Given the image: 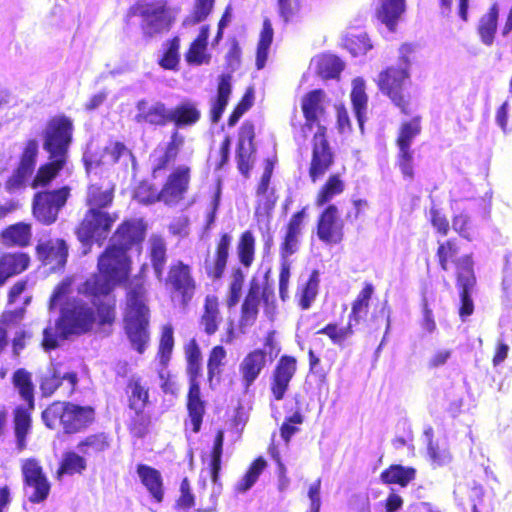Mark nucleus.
Listing matches in <instances>:
<instances>
[{
  "instance_id": "13d9d810",
  "label": "nucleus",
  "mask_w": 512,
  "mask_h": 512,
  "mask_svg": "<svg viewBox=\"0 0 512 512\" xmlns=\"http://www.w3.org/2000/svg\"><path fill=\"white\" fill-rule=\"evenodd\" d=\"M304 422V416L300 410H296L291 416L285 418L280 426V436L289 443L292 436L299 431L298 425Z\"/></svg>"
},
{
  "instance_id": "6e6552de",
  "label": "nucleus",
  "mask_w": 512,
  "mask_h": 512,
  "mask_svg": "<svg viewBox=\"0 0 512 512\" xmlns=\"http://www.w3.org/2000/svg\"><path fill=\"white\" fill-rule=\"evenodd\" d=\"M11 380L24 402V405L16 406L12 412L16 447L23 451L27 447V437L32 431V412L35 409L34 384L32 374L24 368L17 369Z\"/></svg>"
},
{
  "instance_id": "8fccbe9b",
  "label": "nucleus",
  "mask_w": 512,
  "mask_h": 512,
  "mask_svg": "<svg viewBox=\"0 0 512 512\" xmlns=\"http://www.w3.org/2000/svg\"><path fill=\"white\" fill-rule=\"evenodd\" d=\"M273 40V29L268 19L264 20L263 28L260 33V39L257 47L256 65L258 69H262L267 61L268 50Z\"/></svg>"
},
{
  "instance_id": "473e14b6",
  "label": "nucleus",
  "mask_w": 512,
  "mask_h": 512,
  "mask_svg": "<svg viewBox=\"0 0 512 512\" xmlns=\"http://www.w3.org/2000/svg\"><path fill=\"white\" fill-rule=\"evenodd\" d=\"M87 469V460L81 453L75 451H66L63 453L55 472L57 480H62L66 475L72 476L82 474Z\"/></svg>"
},
{
  "instance_id": "a18cd8bd",
  "label": "nucleus",
  "mask_w": 512,
  "mask_h": 512,
  "mask_svg": "<svg viewBox=\"0 0 512 512\" xmlns=\"http://www.w3.org/2000/svg\"><path fill=\"white\" fill-rule=\"evenodd\" d=\"M267 467L266 460L259 456L255 458L249 465L247 471L242 478L235 485V491L238 493H244L252 488V486L258 481L259 476Z\"/></svg>"
},
{
  "instance_id": "ea45409f",
  "label": "nucleus",
  "mask_w": 512,
  "mask_h": 512,
  "mask_svg": "<svg viewBox=\"0 0 512 512\" xmlns=\"http://www.w3.org/2000/svg\"><path fill=\"white\" fill-rule=\"evenodd\" d=\"M221 322L219 302L216 296L208 295L205 299L204 312L200 324L207 334H213Z\"/></svg>"
},
{
  "instance_id": "3c124183",
  "label": "nucleus",
  "mask_w": 512,
  "mask_h": 512,
  "mask_svg": "<svg viewBox=\"0 0 512 512\" xmlns=\"http://www.w3.org/2000/svg\"><path fill=\"white\" fill-rule=\"evenodd\" d=\"M60 366L61 364L52 363L49 374L42 377L39 385L42 397L52 396L62 385L63 377Z\"/></svg>"
},
{
  "instance_id": "5fc2aeb1",
  "label": "nucleus",
  "mask_w": 512,
  "mask_h": 512,
  "mask_svg": "<svg viewBox=\"0 0 512 512\" xmlns=\"http://www.w3.org/2000/svg\"><path fill=\"white\" fill-rule=\"evenodd\" d=\"M319 286V276L316 271H314L307 283L299 289V303L303 309H308L311 306V303L316 298L318 293Z\"/></svg>"
},
{
  "instance_id": "a19ab883",
  "label": "nucleus",
  "mask_w": 512,
  "mask_h": 512,
  "mask_svg": "<svg viewBox=\"0 0 512 512\" xmlns=\"http://www.w3.org/2000/svg\"><path fill=\"white\" fill-rule=\"evenodd\" d=\"M129 409L133 412L127 424L129 433L136 438H144L152 423L150 414L145 411V407Z\"/></svg>"
},
{
  "instance_id": "e2e57ef3",
  "label": "nucleus",
  "mask_w": 512,
  "mask_h": 512,
  "mask_svg": "<svg viewBox=\"0 0 512 512\" xmlns=\"http://www.w3.org/2000/svg\"><path fill=\"white\" fill-rule=\"evenodd\" d=\"M309 356L310 372L318 376L320 380H324L327 373L331 369V360L327 357H324V359H322L318 357L316 354H309Z\"/></svg>"
},
{
  "instance_id": "864d4df0",
  "label": "nucleus",
  "mask_w": 512,
  "mask_h": 512,
  "mask_svg": "<svg viewBox=\"0 0 512 512\" xmlns=\"http://www.w3.org/2000/svg\"><path fill=\"white\" fill-rule=\"evenodd\" d=\"M373 294V286L371 284H366L364 288L359 292L357 298L355 299L352 305L351 318L355 321L362 318L367 314L369 301Z\"/></svg>"
},
{
  "instance_id": "052dcab7",
  "label": "nucleus",
  "mask_w": 512,
  "mask_h": 512,
  "mask_svg": "<svg viewBox=\"0 0 512 512\" xmlns=\"http://www.w3.org/2000/svg\"><path fill=\"white\" fill-rule=\"evenodd\" d=\"M244 278L245 275L240 269H236L233 272L226 300L228 307H233L239 302L242 295Z\"/></svg>"
},
{
  "instance_id": "79ce46f5",
  "label": "nucleus",
  "mask_w": 512,
  "mask_h": 512,
  "mask_svg": "<svg viewBox=\"0 0 512 512\" xmlns=\"http://www.w3.org/2000/svg\"><path fill=\"white\" fill-rule=\"evenodd\" d=\"M224 445V430L219 429L215 433L213 446L209 454L208 468L211 480L214 484L219 482L220 471L222 467V455Z\"/></svg>"
},
{
  "instance_id": "09e8293b",
  "label": "nucleus",
  "mask_w": 512,
  "mask_h": 512,
  "mask_svg": "<svg viewBox=\"0 0 512 512\" xmlns=\"http://www.w3.org/2000/svg\"><path fill=\"white\" fill-rule=\"evenodd\" d=\"M180 40L175 37L164 44L163 53L159 57V65L166 70H177L179 65Z\"/></svg>"
},
{
  "instance_id": "0e129e2a",
  "label": "nucleus",
  "mask_w": 512,
  "mask_h": 512,
  "mask_svg": "<svg viewBox=\"0 0 512 512\" xmlns=\"http://www.w3.org/2000/svg\"><path fill=\"white\" fill-rule=\"evenodd\" d=\"M195 498L191 491L190 482L188 478H183L180 484V496L176 501L179 509L189 510L194 507Z\"/></svg>"
},
{
  "instance_id": "f704fd0d",
  "label": "nucleus",
  "mask_w": 512,
  "mask_h": 512,
  "mask_svg": "<svg viewBox=\"0 0 512 512\" xmlns=\"http://www.w3.org/2000/svg\"><path fill=\"white\" fill-rule=\"evenodd\" d=\"M31 236V226L27 223L19 222L4 229L0 234V240L7 247H24L29 244Z\"/></svg>"
},
{
  "instance_id": "c85d7f7f",
  "label": "nucleus",
  "mask_w": 512,
  "mask_h": 512,
  "mask_svg": "<svg viewBox=\"0 0 512 512\" xmlns=\"http://www.w3.org/2000/svg\"><path fill=\"white\" fill-rule=\"evenodd\" d=\"M137 473L141 479L142 484L149 491L153 499L160 503L164 498L163 479L160 472L148 465L139 464L137 466Z\"/></svg>"
},
{
  "instance_id": "b1692460",
  "label": "nucleus",
  "mask_w": 512,
  "mask_h": 512,
  "mask_svg": "<svg viewBox=\"0 0 512 512\" xmlns=\"http://www.w3.org/2000/svg\"><path fill=\"white\" fill-rule=\"evenodd\" d=\"M273 164L271 161L266 162V166L261 177L260 183L257 188V201L259 207L256 213H267L271 210L276 203L277 196L272 187H270V180L272 176Z\"/></svg>"
},
{
  "instance_id": "f03ea898",
  "label": "nucleus",
  "mask_w": 512,
  "mask_h": 512,
  "mask_svg": "<svg viewBox=\"0 0 512 512\" xmlns=\"http://www.w3.org/2000/svg\"><path fill=\"white\" fill-rule=\"evenodd\" d=\"M328 99L322 90L307 93L301 101L305 124L295 129L294 137L298 142H305L308 135L316 128L313 137V153L309 169L312 182L322 178L330 168L333 157L325 137Z\"/></svg>"
},
{
  "instance_id": "9d476101",
  "label": "nucleus",
  "mask_w": 512,
  "mask_h": 512,
  "mask_svg": "<svg viewBox=\"0 0 512 512\" xmlns=\"http://www.w3.org/2000/svg\"><path fill=\"white\" fill-rule=\"evenodd\" d=\"M189 389L186 396L187 417L184 429L193 434L201 431L206 414V402L202 399L198 377L201 371V354H188Z\"/></svg>"
},
{
  "instance_id": "dca6fc26",
  "label": "nucleus",
  "mask_w": 512,
  "mask_h": 512,
  "mask_svg": "<svg viewBox=\"0 0 512 512\" xmlns=\"http://www.w3.org/2000/svg\"><path fill=\"white\" fill-rule=\"evenodd\" d=\"M344 223L340 218L338 208L329 205L319 216L317 236L327 245H337L344 237Z\"/></svg>"
},
{
  "instance_id": "423d86ee",
  "label": "nucleus",
  "mask_w": 512,
  "mask_h": 512,
  "mask_svg": "<svg viewBox=\"0 0 512 512\" xmlns=\"http://www.w3.org/2000/svg\"><path fill=\"white\" fill-rule=\"evenodd\" d=\"M414 46L403 44L399 48V64L397 67H389L381 72L377 84L382 93L386 94L401 113L410 114L416 104L411 95L403 88V83L410 77L409 68L414 53Z\"/></svg>"
},
{
  "instance_id": "412c9836",
  "label": "nucleus",
  "mask_w": 512,
  "mask_h": 512,
  "mask_svg": "<svg viewBox=\"0 0 512 512\" xmlns=\"http://www.w3.org/2000/svg\"><path fill=\"white\" fill-rule=\"evenodd\" d=\"M262 297L265 298V301H268V297L262 290L261 285L256 280H253L242 305L240 318L241 328L249 327L255 322L258 315V306Z\"/></svg>"
},
{
  "instance_id": "ddd939ff",
  "label": "nucleus",
  "mask_w": 512,
  "mask_h": 512,
  "mask_svg": "<svg viewBox=\"0 0 512 512\" xmlns=\"http://www.w3.org/2000/svg\"><path fill=\"white\" fill-rule=\"evenodd\" d=\"M141 27L146 35L153 36L170 28L177 11L166 5L164 1H155L138 6Z\"/></svg>"
},
{
  "instance_id": "f3484780",
  "label": "nucleus",
  "mask_w": 512,
  "mask_h": 512,
  "mask_svg": "<svg viewBox=\"0 0 512 512\" xmlns=\"http://www.w3.org/2000/svg\"><path fill=\"white\" fill-rule=\"evenodd\" d=\"M38 154V142H26L20 159V164L14 174L7 181V189L12 191L22 187L32 175Z\"/></svg>"
},
{
  "instance_id": "c756f323",
  "label": "nucleus",
  "mask_w": 512,
  "mask_h": 512,
  "mask_svg": "<svg viewBox=\"0 0 512 512\" xmlns=\"http://www.w3.org/2000/svg\"><path fill=\"white\" fill-rule=\"evenodd\" d=\"M499 9L494 4L488 12L483 14L477 24V34L481 43L485 46H492L498 27Z\"/></svg>"
},
{
  "instance_id": "37998d69",
  "label": "nucleus",
  "mask_w": 512,
  "mask_h": 512,
  "mask_svg": "<svg viewBox=\"0 0 512 512\" xmlns=\"http://www.w3.org/2000/svg\"><path fill=\"white\" fill-rule=\"evenodd\" d=\"M200 111L192 102H183L174 109H171L170 122L178 127L190 126L200 119Z\"/></svg>"
},
{
  "instance_id": "c03bdc74",
  "label": "nucleus",
  "mask_w": 512,
  "mask_h": 512,
  "mask_svg": "<svg viewBox=\"0 0 512 512\" xmlns=\"http://www.w3.org/2000/svg\"><path fill=\"white\" fill-rule=\"evenodd\" d=\"M231 94V77L223 75L218 84V93L215 100L212 102L211 119L213 122H218L221 118L229 101Z\"/></svg>"
},
{
  "instance_id": "a878e982",
  "label": "nucleus",
  "mask_w": 512,
  "mask_h": 512,
  "mask_svg": "<svg viewBox=\"0 0 512 512\" xmlns=\"http://www.w3.org/2000/svg\"><path fill=\"white\" fill-rule=\"evenodd\" d=\"M304 218V209L297 212L291 217L290 222L287 226L284 242L282 243L281 246V257L289 258L298 250Z\"/></svg>"
},
{
  "instance_id": "4d7b16f0",
  "label": "nucleus",
  "mask_w": 512,
  "mask_h": 512,
  "mask_svg": "<svg viewBox=\"0 0 512 512\" xmlns=\"http://www.w3.org/2000/svg\"><path fill=\"white\" fill-rule=\"evenodd\" d=\"M457 254L458 250L453 242L447 241L446 243L440 244L437 255L443 270H449L450 263H455L456 269L458 270V264L465 256L456 260ZM466 257H468V255H466ZM469 258L471 257L469 256ZM470 260L472 261V259Z\"/></svg>"
},
{
  "instance_id": "bf43d9fd",
  "label": "nucleus",
  "mask_w": 512,
  "mask_h": 512,
  "mask_svg": "<svg viewBox=\"0 0 512 512\" xmlns=\"http://www.w3.org/2000/svg\"><path fill=\"white\" fill-rule=\"evenodd\" d=\"M345 47L353 56L364 55L372 48L366 34L350 35L345 39Z\"/></svg>"
},
{
  "instance_id": "de8ad7c7",
  "label": "nucleus",
  "mask_w": 512,
  "mask_h": 512,
  "mask_svg": "<svg viewBox=\"0 0 512 512\" xmlns=\"http://www.w3.org/2000/svg\"><path fill=\"white\" fill-rule=\"evenodd\" d=\"M255 243L256 240L251 231L243 232L237 243L236 250L238 259L246 268H249L254 261Z\"/></svg>"
},
{
  "instance_id": "0eeeda50",
  "label": "nucleus",
  "mask_w": 512,
  "mask_h": 512,
  "mask_svg": "<svg viewBox=\"0 0 512 512\" xmlns=\"http://www.w3.org/2000/svg\"><path fill=\"white\" fill-rule=\"evenodd\" d=\"M149 309L146 305L145 288L140 280L133 283L127 294L124 327L132 347L138 352L147 348L149 341Z\"/></svg>"
},
{
  "instance_id": "1a4fd4ad",
  "label": "nucleus",
  "mask_w": 512,
  "mask_h": 512,
  "mask_svg": "<svg viewBox=\"0 0 512 512\" xmlns=\"http://www.w3.org/2000/svg\"><path fill=\"white\" fill-rule=\"evenodd\" d=\"M190 178V167L184 164L179 165L170 172L159 192H152L149 196H145L144 191L150 190V185L148 183H142L135 192V198L144 204L161 201L166 205H176L183 200L187 193Z\"/></svg>"
},
{
  "instance_id": "cd10ccee",
  "label": "nucleus",
  "mask_w": 512,
  "mask_h": 512,
  "mask_svg": "<svg viewBox=\"0 0 512 512\" xmlns=\"http://www.w3.org/2000/svg\"><path fill=\"white\" fill-rule=\"evenodd\" d=\"M412 101L416 104L415 110L410 113L412 117L407 120H403L398 133L397 145L398 148L402 149H411V145L413 140L420 134L421 132V120L422 117L415 112L418 109V103L415 99L412 98ZM407 115L406 113H404Z\"/></svg>"
},
{
  "instance_id": "bb28decb",
  "label": "nucleus",
  "mask_w": 512,
  "mask_h": 512,
  "mask_svg": "<svg viewBox=\"0 0 512 512\" xmlns=\"http://www.w3.org/2000/svg\"><path fill=\"white\" fill-rule=\"evenodd\" d=\"M416 478V469L401 464H391L380 473V480L386 485L406 487Z\"/></svg>"
},
{
  "instance_id": "6e6d98bb",
  "label": "nucleus",
  "mask_w": 512,
  "mask_h": 512,
  "mask_svg": "<svg viewBox=\"0 0 512 512\" xmlns=\"http://www.w3.org/2000/svg\"><path fill=\"white\" fill-rule=\"evenodd\" d=\"M151 260L155 274L160 278L166 261V248L163 239L159 237L151 239Z\"/></svg>"
},
{
  "instance_id": "72a5a7b5",
  "label": "nucleus",
  "mask_w": 512,
  "mask_h": 512,
  "mask_svg": "<svg viewBox=\"0 0 512 512\" xmlns=\"http://www.w3.org/2000/svg\"><path fill=\"white\" fill-rule=\"evenodd\" d=\"M350 99L359 127L361 131H363L368 106V96L366 94L365 81L362 78L357 77L353 79Z\"/></svg>"
},
{
  "instance_id": "20e7f679",
  "label": "nucleus",
  "mask_w": 512,
  "mask_h": 512,
  "mask_svg": "<svg viewBox=\"0 0 512 512\" xmlns=\"http://www.w3.org/2000/svg\"><path fill=\"white\" fill-rule=\"evenodd\" d=\"M113 188L106 187L102 189L92 184L88 189L87 204L90 207L86 213L80 227L77 230L78 239L83 244H89L92 241L101 242L106 239L111 226L117 220L116 214H109L100 211L112 203Z\"/></svg>"
},
{
  "instance_id": "603ef678",
  "label": "nucleus",
  "mask_w": 512,
  "mask_h": 512,
  "mask_svg": "<svg viewBox=\"0 0 512 512\" xmlns=\"http://www.w3.org/2000/svg\"><path fill=\"white\" fill-rule=\"evenodd\" d=\"M317 71L324 78H334L343 69L341 60L334 55H321L316 60Z\"/></svg>"
},
{
  "instance_id": "49530a36",
  "label": "nucleus",
  "mask_w": 512,
  "mask_h": 512,
  "mask_svg": "<svg viewBox=\"0 0 512 512\" xmlns=\"http://www.w3.org/2000/svg\"><path fill=\"white\" fill-rule=\"evenodd\" d=\"M345 188L344 181L340 178L339 175L334 174L331 175L325 184L321 187L319 190L316 199L315 204L316 206L320 207L324 204L330 202L332 199H334L336 196L340 195Z\"/></svg>"
},
{
  "instance_id": "680f3d73",
  "label": "nucleus",
  "mask_w": 512,
  "mask_h": 512,
  "mask_svg": "<svg viewBox=\"0 0 512 512\" xmlns=\"http://www.w3.org/2000/svg\"><path fill=\"white\" fill-rule=\"evenodd\" d=\"M326 334L334 344L342 345L352 335V330L349 326L339 327L337 325H328L322 331Z\"/></svg>"
},
{
  "instance_id": "774afa93",
  "label": "nucleus",
  "mask_w": 512,
  "mask_h": 512,
  "mask_svg": "<svg viewBox=\"0 0 512 512\" xmlns=\"http://www.w3.org/2000/svg\"><path fill=\"white\" fill-rule=\"evenodd\" d=\"M214 0H196L192 14V23H198L204 20L212 11Z\"/></svg>"
},
{
  "instance_id": "9b49d317",
  "label": "nucleus",
  "mask_w": 512,
  "mask_h": 512,
  "mask_svg": "<svg viewBox=\"0 0 512 512\" xmlns=\"http://www.w3.org/2000/svg\"><path fill=\"white\" fill-rule=\"evenodd\" d=\"M23 490L31 504L45 502L51 492V483L39 459L24 458L20 461Z\"/></svg>"
},
{
  "instance_id": "2eb2a0df",
  "label": "nucleus",
  "mask_w": 512,
  "mask_h": 512,
  "mask_svg": "<svg viewBox=\"0 0 512 512\" xmlns=\"http://www.w3.org/2000/svg\"><path fill=\"white\" fill-rule=\"evenodd\" d=\"M296 371V358L286 354L282 355L276 363L270 379V392L275 401L284 399Z\"/></svg>"
},
{
  "instance_id": "e433bc0d",
  "label": "nucleus",
  "mask_w": 512,
  "mask_h": 512,
  "mask_svg": "<svg viewBox=\"0 0 512 512\" xmlns=\"http://www.w3.org/2000/svg\"><path fill=\"white\" fill-rule=\"evenodd\" d=\"M404 10L405 0H380L377 17L389 30H393Z\"/></svg>"
},
{
  "instance_id": "2f4dec72",
  "label": "nucleus",
  "mask_w": 512,
  "mask_h": 512,
  "mask_svg": "<svg viewBox=\"0 0 512 512\" xmlns=\"http://www.w3.org/2000/svg\"><path fill=\"white\" fill-rule=\"evenodd\" d=\"M231 243L232 236L230 234L225 233L220 237L215 257L211 262H208L206 266L207 273L210 277L218 279L223 275Z\"/></svg>"
},
{
  "instance_id": "5701e85b",
  "label": "nucleus",
  "mask_w": 512,
  "mask_h": 512,
  "mask_svg": "<svg viewBox=\"0 0 512 512\" xmlns=\"http://www.w3.org/2000/svg\"><path fill=\"white\" fill-rule=\"evenodd\" d=\"M168 282L174 290L182 294L184 301H186L187 298H191L195 283L188 265L182 262L173 265L169 272Z\"/></svg>"
},
{
  "instance_id": "393cba45",
  "label": "nucleus",
  "mask_w": 512,
  "mask_h": 512,
  "mask_svg": "<svg viewBox=\"0 0 512 512\" xmlns=\"http://www.w3.org/2000/svg\"><path fill=\"white\" fill-rule=\"evenodd\" d=\"M29 257L25 253H5L0 257V286L28 268Z\"/></svg>"
},
{
  "instance_id": "f8f14e48",
  "label": "nucleus",
  "mask_w": 512,
  "mask_h": 512,
  "mask_svg": "<svg viewBox=\"0 0 512 512\" xmlns=\"http://www.w3.org/2000/svg\"><path fill=\"white\" fill-rule=\"evenodd\" d=\"M131 158V152L119 141H109L101 148L90 143L83 156L88 173L99 167L109 168L120 160L126 162Z\"/></svg>"
},
{
  "instance_id": "a211bd4d",
  "label": "nucleus",
  "mask_w": 512,
  "mask_h": 512,
  "mask_svg": "<svg viewBox=\"0 0 512 512\" xmlns=\"http://www.w3.org/2000/svg\"><path fill=\"white\" fill-rule=\"evenodd\" d=\"M458 283L461 291V307L460 317L465 320L474 311L473 301L470 297V290L475 284V276L473 273V262L469 257L463 258L458 264Z\"/></svg>"
},
{
  "instance_id": "4468645a",
  "label": "nucleus",
  "mask_w": 512,
  "mask_h": 512,
  "mask_svg": "<svg viewBox=\"0 0 512 512\" xmlns=\"http://www.w3.org/2000/svg\"><path fill=\"white\" fill-rule=\"evenodd\" d=\"M68 196L69 189L66 187L55 191L37 193L33 202L34 216L43 224L54 223Z\"/></svg>"
},
{
  "instance_id": "aec40b11",
  "label": "nucleus",
  "mask_w": 512,
  "mask_h": 512,
  "mask_svg": "<svg viewBox=\"0 0 512 512\" xmlns=\"http://www.w3.org/2000/svg\"><path fill=\"white\" fill-rule=\"evenodd\" d=\"M67 253L66 243L60 239L40 240L37 245L39 259L45 265H49L51 270H56L64 266Z\"/></svg>"
},
{
  "instance_id": "4c0bfd02",
  "label": "nucleus",
  "mask_w": 512,
  "mask_h": 512,
  "mask_svg": "<svg viewBox=\"0 0 512 512\" xmlns=\"http://www.w3.org/2000/svg\"><path fill=\"white\" fill-rule=\"evenodd\" d=\"M183 144L184 137L175 132L166 147L156 149L152 155L154 172L164 168L170 161L174 160Z\"/></svg>"
},
{
  "instance_id": "338daca9",
  "label": "nucleus",
  "mask_w": 512,
  "mask_h": 512,
  "mask_svg": "<svg viewBox=\"0 0 512 512\" xmlns=\"http://www.w3.org/2000/svg\"><path fill=\"white\" fill-rule=\"evenodd\" d=\"M398 165L405 178H413V152L411 149L399 148Z\"/></svg>"
},
{
  "instance_id": "39448f33",
  "label": "nucleus",
  "mask_w": 512,
  "mask_h": 512,
  "mask_svg": "<svg viewBox=\"0 0 512 512\" xmlns=\"http://www.w3.org/2000/svg\"><path fill=\"white\" fill-rule=\"evenodd\" d=\"M41 418L48 429L74 435L87 430L94 424L96 411L90 405L54 401L42 411Z\"/></svg>"
},
{
  "instance_id": "69168bd1",
  "label": "nucleus",
  "mask_w": 512,
  "mask_h": 512,
  "mask_svg": "<svg viewBox=\"0 0 512 512\" xmlns=\"http://www.w3.org/2000/svg\"><path fill=\"white\" fill-rule=\"evenodd\" d=\"M420 328L424 334H432L436 331L437 326L434 318L432 309L429 307L426 298L423 299L422 303V317L420 319Z\"/></svg>"
},
{
  "instance_id": "6ab92c4d",
  "label": "nucleus",
  "mask_w": 512,
  "mask_h": 512,
  "mask_svg": "<svg viewBox=\"0 0 512 512\" xmlns=\"http://www.w3.org/2000/svg\"><path fill=\"white\" fill-rule=\"evenodd\" d=\"M113 439L111 435L104 431H97L82 437L76 445L79 453L87 459L104 458L110 451Z\"/></svg>"
},
{
  "instance_id": "c9c22d12",
  "label": "nucleus",
  "mask_w": 512,
  "mask_h": 512,
  "mask_svg": "<svg viewBox=\"0 0 512 512\" xmlns=\"http://www.w3.org/2000/svg\"><path fill=\"white\" fill-rule=\"evenodd\" d=\"M209 37L208 26H202L197 38L192 42L185 59L190 65L206 64L210 60L207 53V40Z\"/></svg>"
},
{
  "instance_id": "7ed1b4c3",
  "label": "nucleus",
  "mask_w": 512,
  "mask_h": 512,
  "mask_svg": "<svg viewBox=\"0 0 512 512\" xmlns=\"http://www.w3.org/2000/svg\"><path fill=\"white\" fill-rule=\"evenodd\" d=\"M72 122L66 117L52 119L45 132L44 148L50 154V162L41 166L34 177L33 188L48 185L64 167L71 140Z\"/></svg>"
},
{
  "instance_id": "4be33fe9",
  "label": "nucleus",
  "mask_w": 512,
  "mask_h": 512,
  "mask_svg": "<svg viewBox=\"0 0 512 512\" xmlns=\"http://www.w3.org/2000/svg\"><path fill=\"white\" fill-rule=\"evenodd\" d=\"M124 392L128 408L146 407L150 403V388L140 376L132 375L129 377Z\"/></svg>"
},
{
  "instance_id": "58836bf2",
  "label": "nucleus",
  "mask_w": 512,
  "mask_h": 512,
  "mask_svg": "<svg viewBox=\"0 0 512 512\" xmlns=\"http://www.w3.org/2000/svg\"><path fill=\"white\" fill-rule=\"evenodd\" d=\"M170 115L171 109H167L163 103L157 102L147 108L144 103H139L136 118L138 122L163 125L170 122Z\"/></svg>"
},
{
  "instance_id": "f257e3e1",
  "label": "nucleus",
  "mask_w": 512,
  "mask_h": 512,
  "mask_svg": "<svg viewBox=\"0 0 512 512\" xmlns=\"http://www.w3.org/2000/svg\"><path fill=\"white\" fill-rule=\"evenodd\" d=\"M143 239L141 221H126L111 238V245L99 258V274L73 288V279L62 281L55 289L50 309L61 307V315L55 329L43 331L45 349L58 347V337L82 334L95 324H111L115 318L114 299L110 292L115 284L126 279L129 272L127 249Z\"/></svg>"
},
{
  "instance_id": "7c9ffc66",
  "label": "nucleus",
  "mask_w": 512,
  "mask_h": 512,
  "mask_svg": "<svg viewBox=\"0 0 512 512\" xmlns=\"http://www.w3.org/2000/svg\"><path fill=\"white\" fill-rule=\"evenodd\" d=\"M266 366V354H246L239 365L245 388H249Z\"/></svg>"
}]
</instances>
